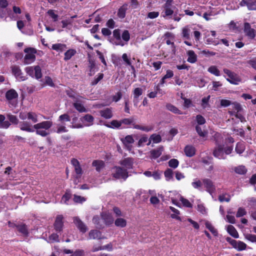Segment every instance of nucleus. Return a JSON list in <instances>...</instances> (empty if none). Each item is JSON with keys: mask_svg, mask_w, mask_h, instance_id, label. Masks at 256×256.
<instances>
[{"mask_svg": "<svg viewBox=\"0 0 256 256\" xmlns=\"http://www.w3.org/2000/svg\"><path fill=\"white\" fill-rule=\"evenodd\" d=\"M234 171L238 174H244L247 172V169L245 166L241 165L234 167Z\"/></svg>", "mask_w": 256, "mask_h": 256, "instance_id": "27", "label": "nucleus"}, {"mask_svg": "<svg viewBox=\"0 0 256 256\" xmlns=\"http://www.w3.org/2000/svg\"><path fill=\"white\" fill-rule=\"evenodd\" d=\"M74 200L75 202L76 203H82V202L86 201V198L84 197L74 194Z\"/></svg>", "mask_w": 256, "mask_h": 256, "instance_id": "57", "label": "nucleus"}, {"mask_svg": "<svg viewBox=\"0 0 256 256\" xmlns=\"http://www.w3.org/2000/svg\"><path fill=\"white\" fill-rule=\"evenodd\" d=\"M246 214V212L245 210L242 208H240L238 209V212L236 214V216L237 218H240V217L244 216Z\"/></svg>", "mask_w": 256, "mask_h": 256, "instance_id": "64", "label": "nucleus"}, {"mask_svg": "<svg viewBox=\"0 0 256 256\" xmlns=\"http://www.w3.org/2000/svg\"><path fill=\"white\" fill-rule=\"evenodd\" d=\"M223 70L224 73L228 76V78H226V80L230 84H238L240 81V78L238 77L236 74L234 72H232L230 70L226 68H224Z\"/></svg>", "mask_w": 256, "mask_h": 256, "instance_id": "3", "label": "nucleus"}, {"mask_svg": "<svg viewBox=\"0 0 256 256\" xmlns=\"http://www.w3.org/2000/svg\"><path fill=\"white\" fill-rule=\"evenodd\" d=\"M76 53V51L73 49H70L64 53V60H68L71 58Z\"/></svg>", "mask_w": 256, "mask_h": 256, "instance_id": "37", "label": "nucleus"}, {"mask_svg": "<svg viewBox=\"0 0 256 256\" xmlns=\"http://www.w3.org/2000/svg\"><path fill=\"white\" fill-rule=\"evenodd\" d=\"M63 219L64 217L62 215H58L56 216L54 226L56 232H60L62 230L64 227Z\"/></svg>", "mask_w": 256, "mask_h": 256, "instance_id": "6", "label": "nucleus"}, {"mask_svg": "<svg viewBox=\"0 0 256 256\" xmlns=\"http://www.w3.org/2000/svg\"><path fill=\"white\" fill-rule=\"evenodd\" d=\"M120 164L123 166L125 168L132 169L133 167V159L130 158H127L120 162Z\"/></svg>", "mask_w": 256, "mask_h": 256, "instance_id": "12", "label": "nucleus"}, {"mask_svg": "<svg viewBox=\"0 0 256 256\" xmlns=\"http://www.w3.org/2000/svg\"><path fill=\"white\" fill-rule=\"evenodd\" d=\"M58 120L60 121L62 124H64V122H70V116L67 114H64L59 116Z\"/></svg>", "mask_w": 256, "mask_h": 256, "instance_id": "42", "label": "nucleus"}, {"mask_svg": "<svg viewBox=\"0 0 256 256\" xmlns=\"http://www.w3.org/2000/svg\"><path fill=\"white\" fill-rule=\"evenodd\" d=\"M164 174L167 180H170L172 178L173 175V171L170 168H168L164 172Z\"/></svg>", "mask_w": 256, "mask_h": 256, "instance_id": "49", "label": "nucleus"}, {"mask_svg": "<svg viewBox=\"0 0 256 256\" xmlns=\"http://www.w3.org/2000/svg\"><path fill=\"white\" fill-rule=\"evenodd\" d=\"M52 125V122L51 121H44L42 122L38 123L34 126V129H44L48 130Z\"/></svg>", "mask_w": 256, "mask_h": 256, "instance_id": "9", "label": "nucleus"}, {"mask_svg": "<svg viewBox=\"0 0 256 256\" xmlns=\"http://www.w3.org/2000/svg\"><path fill=\"white\" fill-rule=\"evenodd\" d=\"M236 243L232 246L239 251L244 250L246 248V244L242 242L236 240Z\"/></svg>", "mask_w": 256, "mask_h": 256, "instance_id": "28", "label": "nucleus"}, {"mask_svg": "<svg viewBox=\"0 0 256 256\" xmlns=\"http://www.w3.org/2000/svg\"><path fill=\"white\" fill-rule=\"evenodd\" d=\"M180 200L182 202V204L184 206L187 208H192V204L188 200L181 196L180 198Z\"/></svg>", "mask_w": 256, "mask_h": 256, "instance_id": "56", "label": "nucleus"}, {"mask_svg": "<svg viewBox=\"0 0 256 256\" xmlns=\"http://www.w3.org/2000/svg\"><path fill=\"white\" fill-rule=\"evenodd\" d=\"M244 32L249 38L254 39L256 36V30L251 27L250 24L246 22L244 24Z\"/></svg>", "mask_w": 256, "mask_h": 256, "instance_id": "4", "label": "nucleus"}, {"mask_svg": "<svg viewBox=\"0 0 256 256\" xmlns=\"http://www.w3.org/2000/svg\"><path fill=\"white\" fill-rule=\"evenodd\" d=\"M233 106V108L237 111L236 112H240L243 109L240 104L237 102H234L232 104Z\"/></svg>", "mask_w": 256, "mask_h": 256, "instance_id": "52", "label": "nucleus"}, {"mask_svg": "<svg viewBox=\"0 0 256 256\" xmlns=\"http://www.w3.org/2000/svg\"><path fill=\"white\" fill-rule=\"evenodd\" d=\"M184 152L186 156L192 157L195 154V148L192 146H186L184 148Z\"/></svg>", "mask_w": 256, "mask_h": 256, "instance_id": "22", "label": "nucleus"}, {"mask_svg": "<svg viewBox=\"0 0 256 256\" xmlns=\"http://www.w3.org/2000/svg\"><path fill=\"white\" fill-rule=\"evenodd\" d=\"M84 119L85 121L91 123L90 125L92 124L94 118V117L89 114H86L84 117L80 118V120H82Z\"/></svg>", "mask_w": 256, "mask_h": 256, "instance_id": "51", "label": "nucleus"}, {"mask_svg": "<svg viewBox=\"0 0 256 256\" xmlns=\"http://www.w3.org/2000/svg\"><path fill=\"white\" fill-rule=\"evenodd\" d=\"M196 130L198 132V134L201 137H205L207 134L208 132L205 130L204 128H202V127L199 125H196Z\"/></svg>", "mask_w": 256, "mask_h": 256, "instance_id": "32", "label": "nucleus"}, {"mask_svg": "<svg viewBox=\"0 0 256 256\" xmlns=\"http://www.w3.org/2000/svg\"><path fill=\"white\" fill-rule=\"evenodd\" d=\"M233 150L232 146H226L224 147V145L218 144L213 152V155L214 157L220 160H225L226 155L232 153Z\"/></svg>", "mask_w": 256, "mask_h": 256, "instance_id": "1", "label": "nucleus"}, {"mask_svg": "<svg viewBox=\"0 0 256 256\" xmlns=\"http://www.w3.org/2000/svg\"><path fill=\"white\" fill-rule=\"evenodd\" d=\"M92 222L96 226V228L98 229H102L104 228L102 218H100L98 216H95L93 217Z\"/></svg>", "mask_w": 256, "mask_h": 256, "instance_id": "20", "label": "nucleus"}, {"mask_svg": "<svg viewBox=\"0 0 256 256\" xmlns=\"http://www.w3.org/2000/svg\"><path fill=\"white\" fill-rule=\"evenodd\" d=\"M150 139L152 140L154 143H158L162 140V138L160 135L156 134H152L150 136Z\"/></svg>", "mask_w": 256, "mask_h": 256, "instance_id": "48", "label": "nucleus"}, {"mask_svg": "<svg viewBox=\"0 0 256 256\" xmlns=\"http://www.w3.org/2000/svg\"><path fill=\"white\" fill-rule=\"evenodd\" d=\"M7 118L12 124H17L18 123V120L16 116L8 114Z\"/></svg>", "mask_w": 256, "mask_h": 256, "instance_id": "50", "label": "nucleus"}, {"mask_svg": "<svg viewBox=\"0 0 256 256\" xmlns=\"http://www.w3.org/2000/svg\"><path fill=\"white\" fill-rule=\"evenodd\" d=\"M18 98V94L14 89H10L6 93V98L10 102L13 100L16 99Z\"/></svg>", "mask_w": 256, "mask_h": 256, "instance_id": "16", "label": "nucleus"}, {"mask_svg": "<svg viewBox=\"0 0 256 256\" xmlns=\"http://www.w3.org/2000/svg\"><path fill=\"white\" fill-rule=\"evenodd\" d=\"M218 200L220 202H223L224 201L228 202L230 200V196L229 195H228L227 197H226V195L224 194L220 195L218 196Z\"/></svg>", "mask_w": 256, "mask_h": 256, "instance_id": "62", "label": "nucleus"}, {"mask_svg": "<svg viewBox=\"0 0 256 256\" xmlns=\"http://www.w3.org/2000/svg\"><path fill=\"white\" fill-rule=\"evenodd\" d=\"M110 124H112V128H119L121 126V122L120 121H118L117 120H112L110 122Z\"/></svg>", "mask_w": 256, "mask_h": 256, "instance_id": "60", "label": "nucleus"}, {"mask_svg": "<svg viewBox=\"0 0 256 256\" xmlns=\"http://www.w3.org/2000/svg\"><path fill=\"white\" fill-rule=\"evenodd\" d=\"M101 216L104 224L106 225H110L112 224L114 222V218L110 214H102Z\"/></svg>", "mask_w": 256, "mask_h": 256, "instance_id": "19", "label": "nucleus"}, {"mask_svg": "<svg viewBox=\"0 0 256 256\" xmlns=\"http://www.w3.org/2000/svg\"><path fill=\"white\" fill-rule=\"evenodd\" d=\"M133 128H134L146 132H150L153 130V127L152 126H144L136 124H133Z\"/></svg>", "mask_w": 256, "mask_h": 256, "instance_id": "34", "label": "nucleus"}, {"mask_svg": "<svg viewBox=\"0 0 256 256\" xmlns=\"http://www.w3.org/2000/svg\"><path fill=\"white\" fill-rule=\"evenodd\" d=\"M122 39L126 41V42H128L130 39V34L128 30H124L122 35Z\"/></svg>", "mask_w": 256, "mask_h": 256, "instance_id": "55", "label": "nucleus"}, {"mask_svg": "<svg viewBox=\"0 0 256 256\" xmlns=\"http://www.w3.org/2000/svg\"><path fill=\"white\" fill-rule=\"evenodd\" d=\"M174 8L175 7L164 8V17L172 16L174 12L172 8Z\"/></svg>", "mask_w": 256, "mask_h": 256, "instance_id": "43", "label": "nucleus"}, {"mask_svg": "<svg viewBox=\"0 0 256 256\" xmlns=\"http://www.w3.org/2000/svg\"><path fill=\"white\" fill-rule=\"evenodd\" d=\"M126 10V6L124 5L122 6L119 8L118 12V16L120 18H123L125 17Z\"/></svg>", "mask_w": 256, "mask_h": 256, "instance_id": "38", "label": "nucleus"}, {"mask_svg": "<svg viewBox=\"0 0 256 256\" xmlns=\"http://www.w3.org/2000/svg\"><path fill=\"white\" fill-rule=\"evenodd\" d=\"M164 150V147L160 146L156 149L152 150L150 151V158H151L156 159L158 158L162 154Z\"/></svg>", "mask_w": 256, "mask_h": 256, "instance_id": "15", "label": "nucleus"}, {"mask_svg": "<svg viewBox=\"0 0 256 256\" xmlns=\"http://www.w3.org/2000/svg\"><path fill=\"white\" fill-rule=\"evenodd\" d=\"M196 119L197 122L198 124V125H202L206 122V120L201 115H197L196 116Z\"/></svg>", "mask_w": 256, "mask_h": 256, "instance_id": "59", "label": "nucleus"}, {"mask_svg": "<svg viewBox=\"0 0 256 256\" xmlns=\"http://www.w3.org/2000/svg\"><path fill=\"white\" fill-rule=\"evenodd\" d=\"M166 108L168 110L174 112V114H182V112L180 110H179L176 106L170 104H167L166 105Z\"/></svg>", "mask_w": 256, "mask_h": 256, "instance_id": "29", "label": "nucleus"}, {"mask_svg": "<svg viewBox=\"0 0 256 256\" xmlns=\"http://www.w3.org/2000/svg\"><path fill=\"white\" fill-rule=\"evenodd\" d=\"M66 46L62 44H54L52 46V49L56 51L62 52L66 49Z\"/></svg>", "mask_w": 256, "mask_h": 256, "instance_id": "36", "label": "nucleus"}, {"mask_svg": "<svg viewBox=\"0 0 256 256\" xmlns=\"http://www.w3.org/2000/svg\"><path fill=\"white\" fill-rule=\"evenodd\" d=\"M28 118L32 120L34 123H36L38 121L36 114L32 112H29L28 113Z\"/></svg>", "mask_w": 256, "mask_h": 256, "instance_id": "47", "label": "nucleus"}, {"mask_svg": "<svg viewBox=\"0 0 256 256\" xmlns=\"http://www.w3.org/2000/svg\"><path fill=\"white\" fill-rule=\"evenodd\" d=\"M104 78V74L102 73L98 74V75L96 78H95L94 80L91 82L90 84L92 86L96 85L101 80H102Z\"/></svg>", "mask_w": 256, "mask_h": 256, "instance_id": "53", "label": "nucleus"}, {"mask_svg": "<svg viewBox=\"0 0 256 256\" xmlns=\"http://www.w3.org/2000/svg\"><path fill=\"white\" fill-rule=\"evenodd\" d=\"M244 150V144L242 142H238L236 144V148H235L236 152L238 154H241L243 152Z\"/></svg>", "mask_w": 256, "mask_h": 256, "instance_id": "44", "label": "nucleus"}, {"mask_svg": "<svg viewBox=\"0 0 256 256\" xmlns=\"http://www.w3.org/2000/svg\"><path fill=\"white\" fill-rule=\"evenodd\" d=\"M75 108L78 111L80 112H86L87 110L84 107V106L78 102H74L73 104Z\"/></svg>", "mask_w": 256, "mask_h": 256, "instance_id": "39", "label": "nucleus"}, {"mask_svg": "<svg viewBox=\"0 0 256 256\" xmlns=\"http://www.w3.org/2000/svg\"><path fill=\"white\" fill-rule=\"evenodd\" d=\"M205 225L206 228L208 229L210 232L214 234V236H216L218 234L217 230L214 228V226L212 225V224L208 222H206L205 223Z\"/></svg>", "mask_w": 256, "mask_h": 256, "instance_id": "45", "label": "nucleus"}, {"mask_svg": "<svg viewBox=\"0 0 256 256\" xmlns=\"http://www.w3.org/2000/svg\"><path fill=\"white\" fill-rule=\"evenodd\" d=\"M24 52L27 53L24 56L25 64H27L30 63V60L33 61L34 60L36 56L34 55V54L36 52V49L31 48H26L24 49Z\"/></svg>", "mask_w": 256, "mask_h": 256, "instance_id": "5", "label": "nucleus"}, {"mask_svg": "<svg viewBox=\"0 0 256 256\" xmlns=\"http://www.w3.org/2000/svg\"><path fill=\"white\" fill-rule=\"evenodd\" d=\"M96 52L97 54V55L98 56L100 60L102 62L104 65H105L106 66V60L104 59V57L103 54H102V52H101L98 50H96Z\"/></svg>", "mask_w": 256, "mask_h": 256, "instance_id": "61", "label": "nucleus"}, {"mask_svg": "<svg viewBox=\"0 0 256 256\" xmlns=\"http://www.w3.org/2000/svg\"><path fill=\"white\" fill-rule=\"evenodd\" d=\"M203 183L204 186L206 188V190L210 194L214 192L215 190L214 186L212 182L208 178L203 180Z\"/></svg>", "mask_w": 256, "mask_h": 256, "instance_id": "11", "label": "nucleus"}, {"mask_svg": "<svg viewBox=\"0 0 256 256\" xmlns=\"http://www.w3.org/2000/svg\"><path fill=\"white\" fill-rule=\"evenodd\" d=\"M113 36L116 40V41L114 42V44L121 46H124V44L121 40L120 30V29H116L113 31Z\"/></svg>", "mask_w": 256, "mask_h": 256, "instance_id": "14", "label": "nucleus"}, {"mask_svg": "<svg viewBox=\"0 0 256 256\" xmlns=\"http://www.w3.org/2000/svg\"><path fill=\"white\" fill-rule=\"evenodd\" d=\"M74 222L82 232L85 233L88 230L87 226L78 217L74 218Z\"/></svg>", "mask_w": 256, "mask_h": 256, "instance_id": "8", "label": "nucleus"}, {"mask_svg": "<svg viewBox=\"0 0 256 256\" xmlns=\"http://www.w3.org/2000/svg\"><path fill=\"white\" fill-rule=\"evenodd\" d=\"M240 5L241 6H246L250 10H256V0H242Z\"/></svg>", "mask_w": 256, "mask_h": 256, "instance_id": "7", "label": "nucleus"}, {"mask_svg": "<svg viewBox=\"0 0 256 256\" xmlns=\"http://www.w3.org/2000/svg\"><path fill=\"white\" fill-rule=\"evenodd\" d=\"M227 231L229 234L234 238H238V234L236 230L232 225H228L227 228Z\"/></svg>", "mask_w": 256, "mask_h": 256, "instance_id": "24", "label": "nucleus"}, {"mask_svg": "<svg viewBox=\"0 0 256 256\" xmlns=\"http://www.w3.org/2000/svg\"><path fill=\"white\" fill-rule=\"evenodd\" d=\"M49 240L52 242H58V236L56 234H52L49 236Z\"/></svg>", "mask_w": 256, "mask_h": 256, "instance_id": "63", "label": "nucleus"}, {"mask_svg": "<svg viewBox=\"0 0 256 256\" xmlns=\"http://www.w3.org/2000/svg\"><path fill=\"white\" fill-rule=\"evenodd\" d=\"M115 225L120 228H124L126 225V220L122 218H118L114 222Z\"/></svg>", "mask_w": 256, "mask_h": 256, "instance_id": "30", "label": "nucleus"}, {"mask_svg": "<svg viewBox=\"0 0 256 256\" xmlns=\"http://www.w3.org/2000/svg\"><path fill=\"white\" fill-rule=\"evenodd\" d=\"M18 230L24 236H28V231L27 226L24 224H18Z\"/></svg>", "mask_w": 256, "mask_h": 256, "instance_id": "18", "label": "nucleus"}, {"mask_svg": "<svg viewBox=\"0 0 256 256\" xmlns=\"http://www.w3.org/2000/svg\"><path fill=\"white\" fill-rule=\"evenodd\" d=\"M178 164H179V162H178V160L176 159H175V158L171 159L168 162L169 166L172 168H176L178 166Z\"/></svg>", "mask_w": 256, "mask_h": 256, "instance_id": "46", "label": "nucleus"}, {"mask_svg": "<svg viewBox=\"0 0 256 256\" xmlns=\"http://www.w3.org/2000/svg\"><path fill=\"white\" fill-rule=\"evenodd\" d=\"M5 116L2 114H0V128H8L10 125V122L5 120Z\"/></svg>", "mask_w": 256, "mask_h": 256, "instance_id": "23", "label": "nucleus"}, {"mask_svg": "<svg viewBox=\"0 0 256 256\" xmlns=\"http://www.w3.org/2000/svg\"><path fill=\"white\" fill-rule=\"evenodd\" d=\"M34 77L37 80L40 78L42 76L41 68L39 66H36L34 67Z\"/></svg>", "mask_w": 256, "mask_h": 256, "instance_id": "40", "label": "nucleus"}, {"mask_svg": "<svg viewBox=\"0 0 256 256\" xmlns=\"http://www.w3.org/2000/svg\"><path fill=\"white\" fill-rule=\"evenodd\" d=\"M88 62V68L90 71V72L88 73V76H93L95 72L96 64L94 61L92 60H90Z\"/></svg>", "mask_w": 256, "mask_h": 256, "instance_id": "25", "label": "nucleus"}, {"mask_svg": "<svg viewBox=\"0 0 256 256\" xmlns=\"http://www.w3.org/2000/svg\"><path fill=\"white\" fill-rule=\"evenodd\" d=\"M88 238L102 240L104 238L102 236V232L100 231L97 230H92L88 233Z\"/></svg>", "mask_w": 256, "mask_h": 256, "instance_id": "10", "label": "nucleus"}, {"mask_svg": "<svg viewBox=\"0 0 256 256\" xmlns=\"http://www.w3.org/2000/svg\"><path fill=\"white\" fill-rule=\"evenodd\" d=\"M142 94V90L141 88H136L134 90V104L138 102V98L139 96H141Z\"/></svg>", "mask_w": 256, "mask_h": 256, "instance_id": "26", "label": "nucleus"}, {"mask_svg": "<svg viewBox=\"0 0 256 256\" xmlns=\"http://www.w3.org/2000/svg\"><path fill=\"white\" fill-rule=\"evenodd\" d=\"M190 30L188 28H184L182 32V36L187 40H189L190 38Z\"/></svg>", "mask_w": 256, "mask_h": 256, "instance_id": "54", "label": "nucleus"}, {"mask_svg": "<svg viewBox=\"0 0 256 256\" xmlns=\"http://www.w3.org/2000/svg\"><path fill=\"white\" fill-rule=\"evenodd\" d=\"M12 72L13 74L15 75L16 76L18 77L20 76V78L22 80H25L24 76H20V74H22L21 70L18 66H14L12 68Z\"/></svg>", "mask_w": 256, "mask_h": 256, "instance_id": "31", "label": "nucleus"}, {"mask_svg": "<svg viewBox=\"0 0 256 256\" xmlns=\"http://www.w3.org/2000/svg\"><path fill=\"white\" fill-rule=\"evenodd\" d=\"M245 238L251 242H256V236L254 234H245Z\"/></svg>", "mask_w": 256, "mask_h": 256, "instance_id": "58", "label": "nucleus"}, {"mask_svg": "<svg viewBox=\"0 0 256 256\" xmlns=\"http://www.w3.org/2000/svg\"><path fill=\"white\" fill-rule=\"evenodd\" d=\"M113 170L114 171L112 175L114 178L116 179L122 178L125 180L128 177V174L126 169H124L120 166H116L113 168Z\"/></svg>", "mask_w": 256, "mask_h": 256, "instance_id": "2", "label": "nucleus"}, {"mask_svg": "<svg viewBox=\"0 0 256 256\" xmlns=\"http://www.w3.org/2000/svg\"><path fill=\"white\" fill-rule=\"evenodd\" d=\"M208 72L210 73L214 74L216 76H219L220 75V72L215 66H210L208 68Z\"/></svg>", "mask_w": 256, "mask_h": 256, "instance_id": "41", "label": "nucleus"}, {"mask_svg": "<svg viewBox=\"0 0 256 256\" xmlns=\"http://www.w3.org/2000/svg\"><path fill=\"white\" fill-rule=\"evenodd\" d=\"M20 129L22 130L26 131L28 132H34V130L32 128L31 124L26 121H23L20 122Z\"/></svg>", "mask_w": 256, "mask_h": 256, "instance_id": "17", "label": "nucleus"}, {"mask_svg": "<svg viewBox=\"0 0 256 256\" xmlns=\"http://www.w3.org/2000/svg\"><path fill=\"white\" fill-rule=\"evenodd\" d=\"M92 165L96 167V169L98 172H100L104 166V163L102 160H94L92 163Z\"/></svg>", "mask_w": 256, "mask_h": 256, "instance_id": "33", "label": "nucleus"}, {"mask_svg": "<svg viewBox=\"0 0 256 256\" xmlns=\"http://www.w3.org/2000/svg\"><path fill=\"white\" fill-rule=\"evenodd\" d=\"M188 58L187 61L190 63H194L197 60V56L194 52L192 50H190L187 52Z\"/></svg>", "mask_w": 256, "mask_h": 256, "instance_id": "21", "label": "nucleus"}, {"mask_svg": "<svg viewBox=\"0 0 256 256\" xmlns=\"http://www.w3.org/2000/svg\"><path fill=\"white\" fill-rule=\"evenodd\" d=\"M121 140L122 141V143L126 146L127 148L129 150H130L132 146L130 144H133L134 142L132 136L130 135H128L126 136L124 138H122Z\"/></svg>", "mask_w": 256, "mask_h": 256, "instance_id": "13", "label": "nucleus"}, {"mask_svg": "<svg viewBox=\"0 0 256 256\" xmlns=\"http://www.w3.org/2000/svg\"><path fill=\"white\" fill-rule=\"evenodd\" d=\"M101 116L106 118H110L112 116V114L111 110L109 108H106L100 112Z\"/></svg>", "mask_w": 256, "mask_h": 256, "instance_id": "35", "label": "nucleus"}]
</instances>
